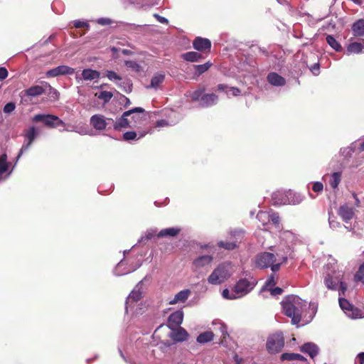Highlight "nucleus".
I'll return each instance as SVG.
<instances>
[{"label":"nucleus","mask_w":364,"mask_h":364,"mask_svg":"<svg viewBox=\"0 0 364 364\" xmlns=\"http://www.w3.org/2000/svg\"><path fill=\"white\" fill-rule=\"evenodd\" d=\"M183 319V312L181 310H178L172 313L168 318V326L171 330H173L180 326Z\"/></svg>","instance_id":"obj_14"},{"label":"nucleus","mask_w":364,"mask_h":364,"mask_svg":"<svg viewBox=\"0 0 364 364\" xmlns=\"http://www.w3.org/2000/svg\"><path fill=\"white\" fill-rule=\"evenodd\" d=\"M74 69L67 65H59L47 71V77H57L63 75H73Z\"/></svg>","instance_id":"obj_16"},{"label":"nucleus","mask_w":364,"mask_h":364,"mask_svg":"<svg viewBox=\"0 0 364 364\" xmlns=\"http://www.w3.org/2000/svg\"><path fill=\"white\" fill-rule=\"evenodd\" d=\"M276 284V281L274 279V275H270L267 279L264 285L263 286L262 291H268L271 288H272Z\"/></svg>","instance_id":"obj_42"},{"label":"nucleus","mask_w":364,"mask_h":364,"mask_svg":"<svg viewBox=\"0 0 364 364\" xmlns=\"http://www.w3.org/2000/svg\"><path fill=\"white\" fill-rule=\"evenodd\" d=\"M90 124L98 131L105 130L110 122H114L112 119L106 118L102 114H94L90 117Z\"/></svg>","instance_id":"obj_11"},{"label":"nucleus","mask_w":364,"mask_h":364,"mask_svg":"<svg viewBox=\"0 0 364 364\" xmlns=\"http://www.w3.org/2000/svg\"><path fill=\"white\" fill-rule=\"evenodd\" d=\"M255 267L259 269H267L270 267L273 272H277L281 267V262H277L274 253L264 252L257 254L255 257Z\"/></svg>","instance_id":"obj_3"},{"label":"nucleus","mask_w":364,"mask_h":364,"mask_svg":"<svg viewBox=\"0 0 364 364\" xmlns=\"http://www.w3.org/2000/svg\"><path fill=\"white\" fill-rule=\"evenodd\" d=\"M291 250L289 245L279 248L275 254L277 261L281 262V264L287 261L288 257L291 255Z\"/></svg>","instance_id":"obj_22"},{"label":"nucleus","mask_w":364,"mask_h":364,"mask_svg":"<svg viewBox=\"0 0 364 364\" xmlns=\"http://www.w3.org/2000/svg\"><path fill=\"white\" fill-rule=\"evenodd\" d=\"M191 291L189 289H184L177 293L173 299L170 300L168 304L170 305L176 304L178 303H184L189 297Z\"/></svg>","instance_id":"obj_25"},{"label":"nucleus","mask_w":364,"mask_h":364,"mask_svg":"<svg viewBox=\"0 0 364 364\" xmlns=\"http://www.w3.org/2000/svg\"><path fill=\"white\" fill-rule=\"evenodd\" d=\"M74 26L77 28H83V27H88V24L86 22L80 21H75L74 22Z\"/></svg>","instance_id":"obj_64"},{"label":"nucleus","mask_w":364,"mask_h":364,"mask_svg":"<svg viewBox=\"0 0 364 364\" xmlns=\"http://www.w3.org/2000/svg\"><path fill=\"white\" fill-rule=\"evenodd\" d=\"M9 164L7 162V155L6 154L0 156V180L2 179L1 175L7 171Z\"/></svg>","instance_id":"obj_38"},{"label":"nucleus","mask_w":364,"mask_h":364,"mask_svg":"<svg viewBox=\"0 0 364 364\" xmlns=\"http://www.w3.org/2000/svg\"><path fill=\"white\" fill-rule=\"evenodd\" d=\"M105 75L109 80L114 81L116 83L122 80V77L113 70H106Z\"/></svg>","instance_id":"obj_44"},{"label":"nucleus","mask_w":364,"mask_h":364,"mask_svg":"<svg viewBox=\"0 0 364 364\" xmlns=\"http://www.w3.org/2000/svg\"><path fill=\"white\" fill-rule=\"evenodd\" d=\"M232 273V267L230 262L221 263L209 275L208 282L213 285L220 284L230 278Z\"/></svg>","instance_id":"obj_2"},{"label":"nucleus","mask_w":364,"mask_h":364,"mask_svg":"<svg viewBox=\"0 0 364 364\" xmlns=\"http://www.w3.org/2000/svg\"><path fill=\"white\" fill-rule=\"evenodd\" d=\"M240 90L235 87H228V90H226V94L228 95V97H230V95L238 96L240 95Z\"/></svg>","instance_id":"obj_52"},{"label":"nucleus","mask_w":364,"mask_h":364,"mask_svg":"<svg viewBox=\"0 0 364 364\" xmlns=\"http://www.w3.org/2000/svg\"><path fill=\"white\" fill-rule=\"evenodd\" d=\"M231 235L235 238V241L232 242H227V241H220L218 243V245L221 247L224 248L225 250H234L237 246V242H239L242 237H243V231L240 230H234L231 232Z\"/></svg>","instance_id":"obj_12"},{"label":"nucleus","mask_w":364,"mask_h":364,"mask_svg":"<svg viewBox=\"0 0 364 364\" xmlns=\"http://www.w3.org/2000/svg\"><path fill=\"white\" fill-rule=\"evenodd\" d=\"M284 346L282 333H276L268 337L267 349L270 353H277L282 350Z\"/></svg>","instance_id":"obj_5"},{"label":"nucleus","mask_w":364,"mask_h":364,"mask_svg":"<svg viewBox=\"0 0 364 364\" xmlns=\"http://www.w3.org/2000/svg\"><path fill=\"white\" fill-rule=\"evenodd\" d=\"M270 220L275 225H278L279 223V216L277 213L270 211Z\"/></svg>","instance_id":"obj_56"},{"label":"nucleus","mask_w":364,"mask_h":364,"mask_svg":"<svg viewBox=\"0 0 364 364\" xmlns=\"http://www.w3.org/2000/svg\"><path fill=\"white\" fill-rule=\"evenodd\" d=\"M343 274L340 271H334L327 274L324 277V284L328 289L336 290L338 285L342 282Z\"/></svg>","instance_id":"obj_9"},{"label":"nucleus","mask_w":364,"mask_h":364,"mask_svg":"<svg viewBox=\"0 0 364 364\" xmlns=\"http://www.w3.org/2000/svg\"><path fill=\"white\" fill-rule=\"evenodd\" d=\"M341 182V173L334 172L331 177L329 183L333 188H336Z\"/></svg>","instance_id":"obj_40"},{"label":"nucleus","mask_w":364,"mask_h":364,"mask_svg":"<svg viewBox=\"0 0 364 364\" xmlns=\"http://www.w3.org/2000/svg\"><path fill=\"white\" fill-rule=\"evenodd\" d=\"M36 136V129L34 127H31L29 128V129L24 134L25 137V141L21 147V149L19 151V153L17 156V161L20 159V157L22 156V154L26 151L33 141H34L35 138Z\"/></svg>","instance_id":"obj_13"},{"label":"nucleus","mask_w":364,"mask_h":364,"mask_svg":"<svg viewBox=\"0 0 364 364\" xmlns=\"http://www.w3.org/2000/svg\"><path fill=\"white\" fill-rule=\"evenodd\" d=\"M338 214L342 218L343 221L346 224H348L355 215V208L349 207L347 204H344L340 206Z\"/></svg>","instance_id":"obj_15"},{"label":"nucleus","mask_w":364,"mask_h":364,"mask_svg":"<svg viewBox=\"0 0 364 364\" xmlns=\"http://www.w3.org/2000/svg\"><path fill=\"white\" fill-rule=\"evenodd\" d=\"M35 122H42L46 127L55 128L59 126H65V122L58 117L53 114H38L33 117Z\"/></svg>","instance_id":"obj_6"},{"label":"nucleus","mask_w":364,"mask_h":364,"mask_svg":"<svg viewBox=\"0 0 364 364\" xmlns=\"http://www.w3.org/2000/svg\"><path fill=\"white\" fill-rule=\"evenodd\" d=\"M214 334L211 331H205L197 337V341L200 343H205L213 339Z\"/></svg>","instance_id":"obj_37"},{"label":"nucleus","mask_w":364,"mask_h":364,"mask_svg":"<svg viewBox=\"0 0 364 364\" xmlns=\"http://www.w3.org/2000/svg\"><path fill=\"white\" fill-rule=\"evenodd\" d=\"M218 97L213 94H204L200 99V105L203 107H208L217 104Z\"/></svg>","instance_id":"obj_20"},{"label":"nucleus","mask_w":364,"mask_h":364,"mask_svg":"<svg viewBox=\"0 0 364 364\" xmlns=\"http://www.w3.org/2000/svg\"><path fill=\"white\" fill-rule=\"evenodd\" d=\"M326 40L327 43L336 51L342 50V46L333 36L327 35Z\"/></svg>","instance_id":"obj_36"},{"label":"nucleus","mask_w":364,"mask_h":364,"mask_svg":"<svg viewBox=\"0 0 364 364\" xmlns=\"http://www.w3.org/2000/svg\"><path fill=\"white\" fill-rule=\"evenodd\" d=\"M339 306L345 314L351 318L362 317V311L354 307L347 299L343 297L338 298Z\"/></svg>","instance_id":"obj_7"},{"label":"nucleus","mask_w":364,"mask_h":364,"mask_svg":"<svg viewBox=\"0 0 364 364\" xmlns=\"http://www.w3.org/2000/svg\"><path fill=\"white\" fill-rule=\"evenodd\" d=\"M182 58L188 62H199L203 59V55L195 51H189L182 54Z\"/></svg>","instance_id":"obj_34"},{"label":"nucleus","mask_w":364,"mask_h":364,"mask_svg":"<svg viewBox=\"0 0 364 364\" xmlns=\"http://www.w3.org/2000/svg\"><path fill=\"white\" fill-rule=\"evenodd\" d=\"M364 53V40L362 43L351 42L348 44L346 49V53L350 54H359Z\"/></svg>","instance_id":"obj_24"},{"label":"nucleus","mask_w":364,"mask_h":364,"mask_svg":"<svg viewBox=\"0 0 364 364\" xmlns=\"http://www.w3.org/2000/svg\"><path fill=\"white\" fill-rule=\"evenodd\" d=\"M257 218L263 225L267 224L270 221V211L269 212L259 211L257 215Z\"/></svg>","instance_id":"obj_39"},{"label":"nucleus","mask_w":364,"mask_h":364,"mask_svg":"<svg viewBox=\"0 0 364 364\" xmlns=\"http://www.w3.org/2000/svg\"><path fill=\"white\" fill-rule=\"evenodd\" d=\"M16 108V105L14 102H9L4 107V112L9 114L12 112Z\"/></svg>","instance_id":"obj_54"},{"label":"nucleus","mask_w":364,"mask_h":364,"mask_svg":"<svg viewBox=\"0 0 364 364\" xmlns=\"http://www.w3.org/2000/svg\"><path fill=\"white\" fill-rule=\"evenodd\" d=\"M257 284V280L250 277L240 279L235 285L234 289L238 298L242 297L250 293Z\"/></svg>","instance_id":"obj_4"},{"label":"nucleus","mask_w":364,"mask_h":364,"mask_svg":"<svg viewBox=\"0 0 364 364\" xmlns=\"http://www.w3.org/2000/svg\"><path fill=\"white\" fill-rule=\"evenodd\" d=\"M310 70L314 75H318L319 74V70H320L319 64L314 63V65H311V67L310 68Z\"/></svg>","instance_id":"obj_60"},{"label":"nucleus","mask_w":364,"mask_h":364,"mask_svg":"<svg viewBox=\"0 0 364 364\" xmlns=\"http://www.w3.org/2000/svg\"><path fill=\"white\" fill-rule=\"evenodd\" d=\"M154 17L157 19V21L161 23L167 24L168 23V21L167 18H166L164 16H161L157 14H154Z\"/></svg>","instance_id":"obj_63"},{"label":"nucleus","mask_w":364,"mask_h":364,"mask_svg":"<svg viewBox=\"0 0 364 364\" xmlns=\"http://www.w3.org/2000/svg\"><path fill=\"white\" fill-rule=\"evenodd\" d=\"M124 65L129 68H131L132 70H134V71H136V72H139L141 69L140 65L139 63H137L135 61H133V60H126L124 62Z\"/></svg>","instance_id":"obj_49"},{"label":"nucleus","mask_w":364,"mask_h":364,"mask_svg":"<svg viewBox=\"0 0 364 364\" xmlns=\"http://www.w3.org/2000/svg\"><path fill=\"white\" fill-rule=\"evenodd\" d=\"M169 337L176 342H182L186 341L188 337L187 331L181 327H178L170 333Z\"/></svg>","instance_id":"obj_19"},{"label":"nucleus","mask_w":364,"mask_h":364,"mask_svg":"<svg viewBox=\"0 0 364 364\" xmlns=\"http://www.w3.org/2000/svg\"><path fill=\"white\" fill-rule=\"evenodd\" d=\"M356 146V141L352 143L350 146L341 149V153L346 157H350L353 152H354Z\"/></svg>","instance_id":"obj_46"},{"label":"nucleus","mask_w":364,"mask_h":364,"mask_svg":"<svg viewBox=\"0 0 364 364\" xmlns=\"http://www.w3.org/2000/svg\"><path fill=\"white\" fill-rule=\"evenodd\" d=\"M193 46L198 51L210 50L211 42L208 38L197 37L193 42Z\"/></svg>","instance_id":"obj_18"},{"label":"nucleus","mask_w":364,"mask_h":364,"mask_svg":"<svg viewBox=\"0 0 364 364\" xmlns=\"http://www.w3.org/2000/svg\"><path fill=\"white\" fill-rule=\"evenodd\" d=\"M222 296L226 299H235L238 298L234 288L232 291H230L228 289H224L222 292Z\"/></svg>","instance_id":"obj_47"},{"label":"nucleus","mask_w":364,"mask_h":364,"mask_svg":"<svg viewBox=\"0 0 364 364\" xmlns=\"http://www.w3.org/2000/svg\"><path fill=\"white\" fill-rule=\"evenodd\" d=\"M144 109L141 107H135L130 110L124 112L122 117L117 119L115 122H114V129L120 131L122 129L127 128L129 127V122L127 119V117L129 116L132 114L136 113V112H144Z\"/></svg>","instance_id":"obj_8"},{"label":"nucleus","mask_w":364,"mask_h":364,"mask_svg":"<svg viewBox=\"0 0 364 364\" xmlns=\"http://www.w3.org/2000/svg\"><path fill=\"white\" fill-rule=\"evenodd\" d=\"M284 314L291 318L292 324H298L301 319L306 302L296 295H289L282 301Z\"/></svg>","instance_id":"obj_1"},{"label":"nucleus","mask_w":364,"mask_h":364,"mask_svg":"<svg viewBox=\"0 0 364 364\" xmlns=\"http://www.w3.org/2000/svg\"><path fill=\"white\" fill-rule=\"evenodd\" d=\"M95 96L103 100L105 103H107L112 98L113 94L109 91H102L100 94H95Z\"/></svg>","instance_id":"obj_41"},{"label":"nucleus","mask_w":364,"mask_h":364,"mask_svg":"<svg viewBox=\"0 0 364 364\" xmlns=\"http://www.w3.org/2000/svg\"><path fill=\"white\" fill-rule=\"evenodd\" d=\"M340 288L338 289V295L339 297H342L346 293V291L347 289V284L343 282V281L339 284Z\"/></svg>","instance_id":"obj_57"},{"label":"nucleus","mask_w":364,"mask_h":364,"mask_svg":"<svg viewBox=\"0 0 364 364\" xmlns=\"http://www.w3.org/2000/svg\"><path fill=\"white\" fill-rule=\"evenodd\" d=\"M156 234V230H149L146 232V235L141 237L139 240V242H141L144 241H147L154 237Z\"/></svg>","instance_id":"obj_51"},{"label":"nucleus","mask_w":364,"mask_h":364,"mask_svg":"<svg viewBox=\"0 0 364 364\" xmlns=\"http://www.w3.org/2000/svg\"><path fill=\"white\" fill-rule=\"evenodd\" d=\"M164 79L165 75L163 73H158L155 74L151 80V84L147 86L146 88H154L156 90L164 82Z\"/></svg>","instance_id":"obj_31"},{"label":"nucleus","mask_w":364,"mask_h":364,"mask_svg":"<svg viewBox=\"0 0 364 364\" xmlns=\"http://www.w3.org/2000/svg\"><path fill=\"white\" fill-rule=\"evenodd\" d=\"M8 76V71L5 68H0V81L6 79Z\"/></svg>","instance_id":"obj_62"},{"label":"nucleus","mask_w":364,"mask_h":364,"mask_svg":"<svg viewBox=\"0 0 364 364\" xmlns=\"http://www.w3.org/2000/svg\"><path fill=\"white\" fill-rule=\"evenodd\" d=\"M282 360H296L295 353H285L281 355Z\"/></svg>","instance_id":"obj_53"},{"label":"nucleus","mask_w":364,"mask_h":364,"mask_svg":"<svg viewBox=\"0 0 364 364\" xmlns=\"http://www.w3.org/2000/svg\"><path fill=\"white\" fill-rule=\"evenodd\" d=\"M351 30L354 36H364V19L360 18L354 22Z\"/></svg>","instance_id":"obj_27"},{"label":"nucleus","mask_w":364,"mask_h":364,"mask_svg":"<svg viewBox=\"0 0 364 364\" xmlns=\"http://www.w3.org/2000/svg\"><path fill=\"white\" fill-rule=\"evenodd\" d=\"M181 231L179 228L173 227L161 230L158 234V237H175Z\"/></svg>","instance_id":"obj_30"},{"label":"nucleus","mask_w":364,"mask_h":364,"mask_svg":"<svg viewBox=\"0 0 364 364\" xmlns=\"http://www.w3.org/2000/svg\"><path fill=\"white\" fill-rule=\"evenodd\" d=\"M44 88L40 85H34L24 90L25 95L28 97H37L43 94Z\"/></svg>","instance_id":"obj_32"},{"label":"nucleus","mask_w":364,"mask_h":364,"mask_svg":"<svg viewBox=\"0 0 364 364\" xmlns=\"http://www.w3.org/2000/svg\"><path fill=\"white\" fill-rule=\"evenodd\" d=\"M364 279V262L360 265L358 270L355 274V280L357 282H363Z\"/></svg>","instance_id":"obj_48"},{"label":"nucleus","mask_w":364,"mask_h":364,"mask_svg":"<svg viewBox=\"0 0 364 364\" xmlns=\"http://www.w3.org/2000/svg\"><path fill=\"white\" fill-rule=\"evenodd\" d=\"M213 259V258L211 255H202L195 259L193 264L196 268L201 269L210 264Z\"/></svg>","instance_id":"obj_23"},{"label":"nucleus","mask_w":364,"mask_h":364,"mask_svg":"<svg viewBox=\"0 0 364 364\" xmlns=\"http://www.w3.org/2000/svg\"><path fill=\"white\" fill-rule=\"evenodd\" d=\"M272 200L274 205H281L287 204V192L277 191L272 196Z\"/></svg>","instance_id":"obj_28"},{"label":"nucleus","mask_w":364,"mask_h":364,"mask_svg":"<svg viewBox=\"0 0 364 364\" xmlns=\"http://www.w3.org/2000/svg\"><path fill=\"white\" fill-rule=\"evenodd\" d=\"M287 203L297 205L303 200V196L297 193H294L291 191L287 192Z\"/></svg>","instance_id":"obj_29"},{"label":"nucleus","mask_w":364,"mask_h":364,"mask_svg":"<svg viewBox=\"0 0 364 364\" xmlns=\"http://www.w3.org/2000/svg\"><path fill=\"white\" fill-rule=\"evenodd\" d=\"M100 77V73L97 70L90 68L84 69L82 71L81 77L76 76V80H83L85 81H97Z\"/></svg>","instance_id":"obj_17"},{"label":"nucleus","mask_w":364,"mask_h":364,"mask_svg":"<svg viewBox=\"0 0 364 364\" xmlns=\"http://www.w3.org/2000/svg\"><path fill=\"white\" fill-rule=\"evenodd\" d=\"M143 281H140L136 287L134 288V289L132 291V292L128 296L127 301H126V311H128L129 308H133V304L134 302L139 301L141 297H142V285H143Z\"/></svg>","instance_id":"obj_10"},{"label":"nucleus","mask_w":364,"mask_h":364,"mask_svg":"<svg viewBox=\"0 0 364 364\" xmlns=\"http://www.w3.org/2000/svg\"><path fill=\"white\" fill-rule=\"evenodd\" d=\"M204 89H198L193 92H192L190 94V97L192 99L193 101H199L200 102L201 97L204 95Z\"/></svg>","instance_id":"obj_45"},{"label":"nucleus","mask_w":364,"mask_h":364,"mask_svg":"<svg viewBox=\"0 0 364 364\" xmlns=\"http://www.w3.org/2000/svg\"><path fill=\"white\" fill-rule=\"evenodd\" d=\"M328 224L329 227L332 230H336V228L341 227V224L335 219L331 212L328 213Z\"/></svg>","instance_id":"obj_43"},{"label":"nucleus","mask_w":364,"mask_h":364,"mask_svg":"<svg viewBox=\"0 0 364 364\" xmlns=\"http://www.w3.org/2000/svg\"><path fill=\"white\" fill-rule=\"evenodd\" d=\"M146 134V132H139V133L132 131L127 132L123 134V139L127 141L138 140L143 138Z\"/></svg>","instance_id":"obj_33"},{"label":"nucleus","mask_w":364,"mask_h":364,"mask_svg":"<svg viewBox=\"0 0 364 364\" xmlns=\"http://www.w3.org/2000/svg\"><path fill=\"white\" fill-rule=\"evenodd\" d=\"M117 85L119 87H123L124 90L128 92H130L131 91V86H132V84L130 83V82L129 80L126 81V82H123L122 83H117Z\"/></svg>","instance_id":"obj_55"},{"label":"nucleus","mask_w":364,"mask_h":364,"mask_svg":"<svg viewBox=\"0 0 364 364\" xmlns=\"http://www.w3.org/2000/svg\"><path fill=\"white\" fill-rule=\"evenodd\" d=\"M97 22L102 26H105L111 24L112 21L108 18H100L97 20Z\"/></svg>","instance_id":"obj_59"},{"label":"nucleus","mask_w":364,"mask_h":364,"mask_svg":"<svg viewBox=\"0 0 364 364\" xmlns=\"http://www.w3.org/2000/svg\"><path fill=\"white\" fill-rule=\"evenodd\" d=\"M123 265H124V262H123V261H122H122H120V262L117 264V267H116V268H115V269H114V274H115L117 276L124 275V274H128V273H129V272H131L132 271V270H130V269H128V270L124 271V272L121 271V270H120V269L122 268V267Z\"/></svg>","instance_id":"obj_50"},{"label":"nucleus","mask_w":364,"mask_h":364,"mask_svg":"<svg viewBox=\"0 0 364 364\" xmlns=\"http://www.w3.org/2000/svg\"><path fill=\"white\" fill-rule=\"evenodd\" d=\"M212 65L213 64L209 61L206 62L204 64H201V65H194L193 66V68L195 70L194 75H196L197 77L200 76V75H202L204 73H205L206 71H208L209 70V68L212 66Z\"/></svg>","instance_id":"obj_35"},{"label":"nucleus","mask_w":364,"mask_h":364,"mask_svg":"<svg viewBox=\"0 0 364 364\" xmlns=\"http://www.w3.org/2000/svg\"><path fill=\"white\" fill-rule=\"evenodd\" d=\"M267 80L269 84L273 86H284L286 84V80L278 73L272 72L267 75Z\"/></svg>","instance_id":"obj_21"},{"label":"nucleus","mask_w":364,"mask_h":364,"mask_svg":"<svg viewBox=\"0 0 364 364\" xmlns=\"http://www.w3.org/2000/svg\"><path fill=\"white\" fill-rule=\"evenodd\" d=\"M323 184L321 182H315L313 185L312 189L315 192H320L323 190Z\"/></svg>","instance_id":"obj_61"},{"label":"nucleus","mask_w":364,"mask_h":364,"mask_svg":"<svg viewBox=\"0 0 364 364\" xmlns=\"http://www.w3.org/2000/svg\"><path fill=\"white\" fill-rule=\"evenodd\" d=\"M272 296L280 295L283 292V289L280 287L271 288L269 290Z\"/></svg>","instance_id":"obj_58"},{"label":"nucleus","mask_w":364,"mask_h":364,"mask_svg":"<svg viewBox=\"0 0 364 364\" xmlns=\"http://www.w3.org/2000/svg\"><path fill=\"white\" fill-rule=\"evenodd\" d=\"M301 350L314 358L318 353V347L314 343H306L301 347Z\"/></svg>","instance_id":"obj_26"}]
</instances>
